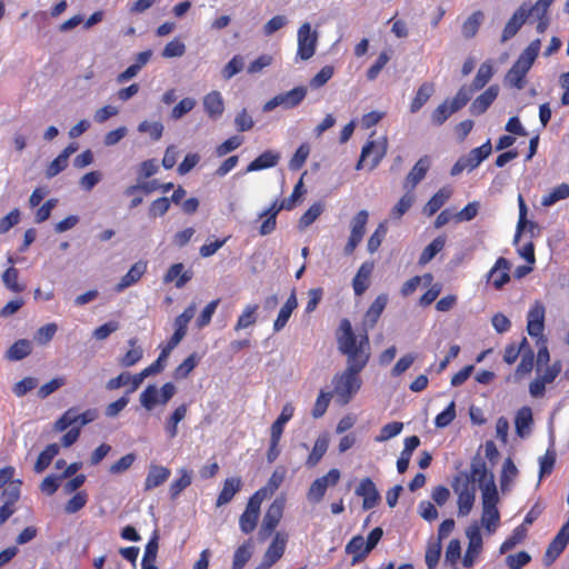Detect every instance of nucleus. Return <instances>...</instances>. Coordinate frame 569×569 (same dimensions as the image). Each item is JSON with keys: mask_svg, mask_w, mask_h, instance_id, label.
Here are the masks:
<instances>
[{"mask_svg": "<svg viewBox=\"0 0 569 569\" xmlns=\"http://www.w3.org/2000/svg\"><path fill=\"white\" fill-rule=\"evenodd\" d=\"M337 341L340 352L347 356V368L333 377L332 385L337 401L345 406L360 390L362 380L359 373L367 366L371 352L367 333L357 338L348 319L340 321Z\"/></svg>", "mask_w": 569, "mask_h": 569, "instance_id": "obj_1", "label": "nucleus"}, {"mask_svg": "<svg viewBox=\"0 0 569 569\" xmlns=\"http://www.w3.org/2000/svg\"><path fill=\"white\" fill-rule=\"evenodd\" d=\"M541 42L536 39L523 50L513 66L509 69L505 77V84L521 90L526 86V76L531 69L538 53Z\"/></svg>", "mask_w": 569, "mask_h": 569, "instance_id": "obj_2", "label": "nucleus"}, {"mask_svg": "<svg viewBox=\"0 0 569 569\" xmlns=\"http://www.w3.org/2000/svg\"><path fill=\"white\" fill-rule=\"evenodd\" d=\"M451 488L457 496L458 516H468L476 501V485L471 482L467 472H461L453 477Z\"/></svg>", "mask_w": 569, "mask_h": 569, "instance_id": "obj_3", "label": "nucleus"}, {"mask_svg": "<svg viewBox=\"0 0 569 569\" xmlns=\"http://www.w3.org/2000/svg\"><path fill=\"white\" fill-rule=\"evenodd\" d=\"M177 388L172 382H166L160 388L156 385H149L139 396L141 407L148 411H153L158 406H166L176 395Z\"/></svg>", "mask_w": 569, "mask_h": 569, "instance_id": "obj_4", "label": "nucleus"}, {"mask_svg": "<svg viewBox=\"0 0 569 569\" xmlns=\"http://www.w3.org/2000/svg\"><path fill=\"white\" fill-rule=\"evenodd\" d=\"M387 150L388 138L386 136L379 137L376 140H368L361 149L360 159L356 164V169L361 170L368 167L369 170H373L385 158Z\"/></svg>", "mask_w": 569, "mask_h": 569, "instance_id": "obj_5", "label": "nucleus"}, {"mask_svg": "<svg viewBox=\"0 0 569 569\" xmlns=\"http://www.w3.org/2000/svg\"><path fill=\"white\" fill-rule=\"evenodd\" d=\"M499 492L481 495V518L480 528L482 527L488 535H493L500 526V512L498 509Z\"/></svg>", "mask_w": 569, "mask_h": 569, "instance_id": "obj_6", "label": "nucleus"}, {"mask_svg": "<svg viewBox=\"0 0 569 569\" xmlns=\"http://www.w3.org/2000/svg\"><path fill=\"white\" fill-rule=\"evenodd\" d=\"M562 370L560 360L553 361L550 366L537 367L536 378L529 383V395L532 398H542L547 386L552 383Z\"/></svg>", "mask_w": 569, "mask_h": 569, "instance_id": "obj_7", "label": "nucleus"}, {"mask_svg": "<svg viewBox=\"0 0 569 569\" xmlns=\"http://www.w3.org/2000/svg\"><path fill=\"white\" fill-rule=\"evenodd\" d=\"M319 34L309 22H303L297 31L296 59L307 61L311 59L318 47Z\"/></svg>", "mask_w": 569, "mask_h": 569, "instance_id": "obj_8", "label": "nucleus"}, {"mask_svg": "<svg viewBox=\"0 0 569 569\" xmlns=\"http://www.w3.org/2000/svg\"><path fill=\"white\" fill-rule=\"evenodd\" d=\"M286 506L283 496L277 497L268 507L259 530L260 540H266L279 525Z\"/></svg>", "mask_w": 569, "mask_h": 569, "instance_id": "obj_9", "label": "nucleus"}, {"mask_svg": "<svg viewBox=\"0 0 569 569\" xmlns=\"http://www.w3.org/2000/svg\"><path fill=\"white\" fill-rule=\"evenodd\" d=\"M468 476L472 483H478L481 495L498 491L493 473L487 469L481 459L471 462Z\"/></svg>", "mask_w": 569, "mask_h": 569, "instance_id": "obj_10", "label": "nucleus"}, {"mask_svg": "<svg viewBox=\"0 0 569 569\" xmlns=\"http://www.w3.org/2000/svg\"><path fill=\"white\" fill-rule=\"evenodd\" d=\"M466 537L468 547L462 558V565L466 568H472L483 547L479 522L473 521L466 528Z\"/></svg>", "mask_w": 569, "mask_h": 569, "instance_id": "obj_11", "label": "nucleus"}, {"mask_svg": "<svg viewBox=\"0 0 569 569\" xmlns=\"http://www.w3.org/2000/svg\"><path fill=\"white\" fill-rule=\"evenodd\" d=\"M307 94L305 87H296L287 92L279 93L263 104V111L270 112L278 107L292 109L301 103Z\"/></svg>", "mask_w": 569, "mask_h": 569, "instance_id": "obj_12", "label": "nucleus"}, {"mask_svg": "<svg viewBox=\"0 0 569 569\" xmlns=\"http://www.w3.org/2000/svg\"><path fill=\"white\" fill-rule=\"evenodd\" d=\"M340 471L338 469H330L327 475L317 478L310 486L307 498L309 501L317 503L322 500L327 489L336 486L340 480Z\"/></svg>", "mask_w": 569, "mask_h": 569, "instance_id": "obj_13", "label": "nucleus"}, {"mask_svg": "<svg viewBox=\"0 0 569 569\" xmlns=\"http://www.w3.org/2000/svg\"><path fill=\"white\" fill-rule=\"evenodd\" d=\"M369 219L367 210H360L350 221V236L345 247V253L351 254L358 244L362 241L366 232V224Z\"/></svg>", "mask_w": 569, "mask_h": 569, "instance_id": "obj_14", "label": "nucleus"}, {"mask_svg": "<svg viewBox=\"0 0 569 569\" xmlns=\"http://www.w3.org/2000/svg\"><path fill=\"white\" fill-rule=\"evenodd\" d=\"M546 308L541 301H535L527 315V331L529 336L542 339L545 330Z\"/></svg>", "mask_w": 569, "mask_h": 569, "instance_id": "obj_15", "label": "nucleus"}, {"mask_svg": "<svg viewBox=\"0 0 569 569\" xmlns=\"http://www.w3.org/2000/svg\"><path fill=\"white\" fill-rule=\"evenodd\" d=\"M531 16L530 4L523 2L511 16V18L506 23L501 41L506 42L517 34L523 23L527 21L528 17Z\"/></svg>", "mask_w": 569, "mask_h": 569, "instance_id": "obj_16", "label": "nucleus"}, {"mask_svg": "<svg viewBox=\"0 0 569 569\" xmlns=\"http://www.w3.org/2000/svg\"><path fill=\"white\" fill-rule=\"evenodd\" d=\"M511 263L506 258H498L493 267L487 273V281L497 290L503 288L510 281Z\"/></svg>", "mask_w": 569, "mask_h": 569, "instance_id": "obj_17", "label": "nucleus"}, {"mask_svg": "<svg viewBox=\"0 0 569 569\" xmlns=\"http://www.w3.org/2000/svg\"><path fill=\"white\" fill-rule=\"evenodd\" d=\"M261 503L262 501H260L258 497L252 496L249 499L246 510L239 519V526L243 533H250L256 529Z\"/></svg>", "mask_w": 569, "mask_h": 569, "instance_id": "obj_18", "label": "nucleus"}, {"mask_svg": "<svg viewBox=\"0 0 569 569\" xmlns=\"http://www.w3.org/2000/svg\"><path fill=\"white\" fill-rule=\"evenodd\" d=\"M356 495L363 499L362 507L365 510L375 508L380 500L378 489L370 478H363L360 481L356 488Z\"/></svg>", "mask_w": 569, "mask_h": 569, "instance_id": "obj_19", "label": "nucleus"}, {"mask_svg": "<svg viewBox=\"0 0 569 569\" xmlns=\"http://www.w3.org/2000/svg\"><path fill=\"white\" fill-rule=\"evenodd\" d=\"M286 545L287 536L281 532H277L272 542L264 552L263 560L260 565L267 569H270L271 566L274 565L283 556Z\"/></svg>", "mask_w": 569, "mask_h": 569, "instance_id": "obj_20", "label": "nucleus"}, {"mask_svg": "<svg viewBox=\"0 0 569 569\" xmlns=\"http://www.w3.org/2000/svg\"><path fill=\"white\" fill-rule=\"evenodd\" d=\"M388 303V296L382 293L379 295L375 301L371 303L369 309L367 310L365 318H363V330L362 335L366 332L368 335V330L372 329L375 325L377 323L378 319L380 318L381 313L383 312L386 306ZM359 336H356L359 338Z\"/></svg>", "mask_w": 569, "mask_h": 569, "instance_id": "obj_21", "label": "nucleus"}, {"mask_svg": "<svg viewBox=\"0 0 569 569\" xmlns=\"http://www.w3.org/2000/svg\"><path fill=\"white\" fill-rule=\"evenodd\" d=\"M188 413V406L181 403L177 406L163 421V430L168 439H174L179 433V423L184 420Z\"/></svg>", "mask_w": 569, "mask_h": 569, "instance_id": "obj_22", "label": "nucleus"}, {"mask_svg": "<svg viewBox=\"0 0 569 569\" xmlns=\"http://www.w3.org/2000/svg\"><path fill=\"white\" fill-rule=\"evenodd\" d=\"M171 471L169 468L151 463L148 468V473L144 479L143 488L146 491H150L161 485H163L170 477Z\"/></svg>", "mask_w": 569, "mask_h": 569, "instance_id": "obj_23", "label": "nucleus"}, {"mask_svg": "<svg viewBox=\"0 0 569 569\" xmlns=\"http://www.w3.org/2000/svg\"><path fill=\"white\" fill-rule=\"evenodd\" d=\"M281 209L278 207V201H273L271 206L258 214V219L261 220L259 227L260 236H268L272 233L277 227V216Z\"/></svg>", "mask_w": 569, "mask_h": 569, "instance_id": "obj_24", "label": "nucleus"}, {"mask_svg": "<svg viewBox=\"0 0 569 569\" xmlns=\"http://www.w3.org/2000/svg\"><path fill=\"white\" fill-rule=\"evenodd\" d=\"M203 109L208 117L212 120L219 119L224 111V101L222 94L217 91H210L203 97Z\"/></svg>", "mask_w": 569, "mask_h": 569, "instance_id": "obj_25", "label": "nucleus"}, {"mask_svg": "<svg viewBox=\"0 0 569 569\" xmlns=\"http://www.w3.org/2000/svg\"><path fill=\"white\" fill-rule=\"evenodd\" d=\"M431 164L430 158L425 156L420 158L408 173L405 188L412 191L416 186L426 177Z\"/></svg>", "mask_w": 569, "mask_h": 569, "instance_id": "obj_26", "label": "nucleus"}, {"mask_svg": "<svg viewBox=\"0 0 569 569\" xmlns=\"http://www.w3.org/2000/svg\"><path fill=\"white\" fill-rule=\"evenodd\" d=\"M533 426L532 410L528 406L521 407L515 417L516 432L520 438L530 436Z\"/></svg>", "mask_w": 569, "mask_h": 569, "instance_id": "obj_27", "label": "nucleus"}, {"mask_svg": "<svg viewBox=\"0 0 569 569\" xmlns=\"http://www.w3.org/2000/svg\"><path fill=\"white\" fill-rule=\"evenodd\" d=\"M286 477V470L283 468H277L271 477L269 478L267 485L253 493V497H258L260 501L271 497L278 488L281 486Z\"/></svg>", "mask_w": 569, "mask_h": 569, "instance_id": "obj_28", "label": "nucleus"}, {"mask_svg": "<svg viewBox=\"0 0 569 569\" xmlns=\"http://www.w3.org/2000/svg\"><path fill=\"white\" fill-rule=\"evenodd\" d=\"M147 270V263L143 261H138L131 266L129 271L120 279L114 290L117 292H122L124 289L137 283L141 277L144 274Z\"/></svg>", "mask_w": 569, "mask_h": 569, "instance_id": "obj_29", "label": "nucleus"}, {"mask_svg": "<svg viewBox=\"0 0 569 569\" xmlns=\"http://www.w3.org/2000/svg\"><path fill=\"white\" fill-rule=\"evenodd\" d=\"M518 468L511 458H507L501 468L500 473V490L502 493H507L513 487L516 479L518 477Z\"/></svg>", "mask_w": 569, "mask_h": 569, "instance_id": "obj_30", "label": "nucleus"}, {"mask_svg": "<svg viewBox=\"0 0 569 569\" xmlns=\"http://www.w3.org/2000/svg\"><path fill=\"white\" fill-rule=\"evenodd\" d=\"M499 93L498 86H490L483 93L475 99L470 107V111L473 114H482L487 111L490 104L496 100Z\"/></svg>", "mask_w": 569, "mask_h": 569, "instance_id": "obj_31", "label": "nucleus"}, {"mask_svg": "<svg viewBox=\"0 0 569 569\" xmlns=\"http://www.w3.org/2000/svg\"><path fill=\"white\" fill-rule=\"evenodd\" d=\"M279 159H280V154L278 152L272 151V150H267L249 163L246 172H253V171L272 168L278 164Z\"/></svg>", "mask_w": 569, "mask_h": 569, "instance_id": "obj_32", "label": "nucleus"}, {"mask_svg": "<svg viewBox=\"0 0 569 569\" xmlns=\"http://www.w3.org/2000/svg\"><path fill=\"white\" fill-rule=\"evenodd\" d=\"M371 551L362 536L353 537L346 546V552L352 556V563L362 561Z\"/></svg>", "mask_w": 569, "mask_h": 569, "instance_id": "obj_33", "label": "nucleus"}, {"mask_svg": "<svg viewBox=\"0 0 569 569\" xmlns=\"http://www.w3.org/2000/svg\"><path fill=\"white\" fill-rule=\"evenodd\" d=\"M297 307H298L297 297H296V293L292 292L290 295V297L287 299V301L284 302V305L280 308L278 317L273 322V330L276 332H279L280 330H282L286 327L288 320L290 319L293 310Z\"/></svg>", "mask_w": 569, "mask_h": 569, "instance_id": "obj_34", "label": "nucleus"}, {"mask_svg": "<svg viewBox=\"0 0 569 569\" xmlns=\"http://www.w3.org/2000/svg\"><path fill=\"white\" fill-rule=\"evenodd\" d=\"M435 93V86L431 82H423L417 90L410 102V112H418Z\"/></svg>", "mask_w": 569, "mask_h": 569, "instance_id": "obj_35", "label": "nucleus"}, {"mask_svg": "<svg viewBox=\"0 0 569 569\" xmlns=\"http://www.w3.org/2000/svg\"><path fill=\"white\" fill-rule=\"evenodd\" d=\"M192 274L189 271H184L182 263L172 264L163 277L166 283L176 281L177 288H182L190 279Z\"/></svg>", "mask_w": 569, "mask_h": 569, "instance_id": "obj_36", "label": "nucleus"}, {"mask_svg": "<svg viewBox=\"0 0 569 569\" xmlns=\"http://www.w3.org/2000/svg\"><path fill=\"white\" fill-rule=\"evenodd\" d=\"M242 483L240 478L232 477L226 479L222 490L217 498V506L221 507L230 502L236 493L239 492Z\"/></svg>", "mask_w": 569, "mask_h": 569, "instance_id": "obj_37", "label": "nucleus"}, {"mask_svg": "<svg viewBox=\"0 0 569 569\" xmlns=\"http://www.w3.org/2000/svg\"><path fill=\"white\" fill-rule=\"evenodd\" d=\"M491 149L490 140H488L480 147L472 149L466 157H463L467 166H469V170H473L485 159H487L491 153Z\"/></svg>", "mask_w": 569, "mask_h": 569, "instance_id": "obj_38", "label": "nucleus"}, {"mask_svg": "<svg viewBox=\"0 0 569 569\" xmlns=\"http://www.w3.org/2000/svg\"><path fill=\"white\" fill-rule=\"evenodd\" d=\"M452 191L450 188H441L423 207V213L427 216L435 214L450 198Z\"/></svg>", "mask_w": 569, "mask_h": 569, "instance_id": "obj_39", "label": "nucleus"}, {"mask_svg": "<svg viewBox=\"0 0 569 569\" xmlns=\"http://www.w3.org/2000/svg\"><path fill=\"white\" fill-rule=\"evenodd\" d=\"M372 269H373L372 263H368V262L363 263L359 268V270L352 281L353 290L357 296H361L367 290L369 277L372 272Z\"/></svg>", "mask_w": 569, "mask_h": 569, "instance_id": "obj_40", "label": "nucleus"}, {"mask_svg": "<svg viewBox=\"0 0 569 569\" xmlns=\"http://www.w3.org/2000/svg\"><path fill=\"white\" fill-rule=\"evenodd\" d=\"M32 351L31 342L27 339L16 341L6 352L10 361H19L29 356Z\"/></svg>", "mask_w": 569, "mask_h": 569, "instance_id": "obj_41", "label": "nucleus"}, {"mask_svg": "<svg viewBox=\"0 0 569 569\" xmlns=\"http://www.w3.org/2000/svg\"><path fill=\"white\" fill-rule=\"evenodd\" d=\"M567 198H569V184L560 183L541 198V206L549 208L558 201L565 200Z\"/></svg>", "mask_w": 569, "mask_h": 569, "instance_id": "obj_42", "label": "nucleus"}, {"mask_svg": "<svg viewBox=\"0 0 569 569\" xmlns=\"http://www.w3.org/2000/svg\"><path fill=\"white\" fill-rule=\"evenodd\" d=\"M258 305H247L234 325V330H244L257 322Z\"/></svg>", "mask_w": 569, "mask_h": 569, "instance_id": "obj_43", "label": "nucleus"}, {"mask_svg": "<svg viewBox=\"0 0 569 569\" xmlns=\"http://www.w3.org/2000/svg\"><path fill=\"white\" fill-rule=\"evenodd\" d=\"M178 475L179 478L171 482L169 489L172 499L177 498L192 482V473L186 468L178 469Z\"/></svg>", "mask_w": 569, "mask_h": 569, "instance_id": "obj_44", "label": "nucleus"}, {"mask_svg": "<svg viewBox=\"0 0 569 569\" xmlns=\"http://www.w3.org/2000/svg\"><path fill=\"white\" fill-rule=\"evenodd\" d=\"M329 446V438L326 433L319 436L315 441L313 448L307 459L309 467H315L323 457Z\"/></svg>", "mask_w": 569, "mask_h": 569, "instance_id": "obj_45", "label": "nucleus"}, {"mask_svg": "<svg viewBox=\"0 0 569 569\" xmlns=\"http://www.w3.org/2000/svg\"><path fill=\"white\" fill-rule=\"evenodd\" d=\"M58 453L59 446L57 443L48 445L46 449L40 452L34 463V471L37 473H41L42 471H44Z\"/></svg>", "mask_w": 569, "mask_h": 569, "instance_id": "obj_46", "label": "nucleus"}, {"mask_svg": "<svg viewBox=\"0 0 569 569\" xmlns=\"http://www.w3.org/2000/svg\"><path fill=\"white\" fill-rule=\"evenodd\" d=\"M527 536V528L523 525L516 527L509 538H507L499 548V553L505 555L521 543Z\"/></svg>", "mask_w": 569, "mask_h": 569, "instance_id": "obj_47", "label": "nucleus"}, {"mask_svg": "<svg viewBox=\"0 0 569 569\" xmlns=\"http://www.w3.org/2000/svg\"><path fill=\"white\" fill-rule=\"evenodd\" d=\"M445 244H446L445 236H439V237L435 238L431 241V243L428 244L425 248V250L422 251V253L420 254L419 263L426 264V263L430 262L435 258V256L437 253H439L445 248Z\"/></svg>", "mask_w": 569, "mask_h": 569, "instance_id": "obj_48", "label": "nucleus"}, {"mask_svg": "<svg viewBox=\"0 0 569 569\" xmlns=\"http://www.w3.org/2000/svg\"><path fill=\"white\" fill-rule=\"evenodd\" d=\"M2 282L4 287L14 292L19 293L24 290V284H21L19 279V271L13 266H10L8 269L4 270V272L1 276Z\"/></svg>", "mask_w": 569, "mask_h": 569, "instance_id": "obj_49", "label": "nucleus"}, {"mask_svg": "<svg viewBox=\"0 0 569 569\" xmlns=\"http://www.w3.org/2000/svg\"><path fill=\"white\" fill-rule=\"evenodd\" d=\"M533 366H535V355H533L532 350H530L528 348L527 351H523L521 360H520L519 365L517 366V369H516L515 376H513L515 380L519 381L525 376L529 375L532 371Z\"/></svg>", "mask_w": 569, "mask_h": 569, "instance_id": "obj_50", "label": "nucleus"}, {"mask_svg": "<svg viewBox=\"0 0 569 569\" xmlns=\"http://www.w3.org/2000/svg\"><path fill=\"white\" fill-rule=\"evenodd\" d=\"M483 13L481 11H475L469 16L462 24L461 32L466 39L473 38L482 22Z\"/></svg>", "mask_w": 569, "mask_h": 569, "instance_id": "obj_51", "label": "nucleus"}, {"mask_svg": "<svg viewBox=\"0 0 569 569\" xmlns=\"http://www.w3.org/2000/svg\"><path fill=\"white\" fill-rule=\"evenodd\" d=\"M493 76V68L490 61L483 62L478 71L477 74L472 81L471 88L477 91L482 89L492 78Z\"/></svg>", "mask_w": 569, "mask_h": 569, "instance_id": "obj_52", "label": "nucleus"}, {"mask_svg": "<svg viewBox=\"0 0 569 569\" xmlns=\"http://www.w3.org/2000/svg\"><path fill=\"white\" fill-rule=\"evenodd\" d=\"M415 202V194L408 190L395 204L390 211V218L395 220L401 219V217L411 208Z\"/></svg>", "mask_w": 569, "mask_h": 569, "instance_id": "obj_53", "label": "nucleus"}, {"mask_svg": "<svg viewBox=\"0 0 569 569\" xmlns=\"http://www.w3.org/2000/svg\"><path fill=\"white\" fill-rule=\"evenodd\" d=\"M402 429H403L402 422H399V421L389 422L380 429V432L375 437V441L376 442L388 441V440L397 437L398 435H400Z\"/></svg>", "mask_w": 569, "mask_h": 569, "instance_id": "obj_54", "label": "nucleus"}, {"mask_svg": "<svg viewBox=\"0 0 569 569\" xmlns=\"http://www.w3.org/2000/svg\"><path fill=\"white\" fill-rule=\"evenodd\" d=\"M244 68V58L241 54H236L232 59L222 68L221 76L224 80H230L232 77L238 74Z\"/></svg>", "mask_w": 569, "mask_h": 569, "instance_id": "obj_55", "label": "nucleus"}, {"mask_svg": "<svg viewBox=\"0 0 569 569\" xmlns=\"http://www.w3.org/2000/svg\"><path fill=\"white\" fill-rule=\"evenodd\" d=\"M199 360L200 357H198L196 353H191L182 363L176 368L173 372L174 379L181 380L187 378L189 373L197 367Z\"/></svg>", "mask_w": 569, "mask_h": 569, "instance_id": "obj_56", "label": "nucleus"}, {"mask_svg": "<svg viewBox=\"0 0 569 569\" xmlns=\"http://www.w3.org/2000/svg\"><path fill=\"white\" fill-rule=\"evenodd\" d=\"M455 112L456 110L449 100H446L432 111L431 121L436 126H441Z\"/></svg>", "mask_w": 569, "mask_h": 569, "instance_id": "obj_57", "label": "nucleus"}, {"mask_svg": "<svg viewBox=\"0 0 569 569\" xmlns=\"http://www.w3.org/2000/svg\"><path fill=\"white\" fill-rule=\"evenodd\" d=\"M138 131L141 133H148L150 138L158 141L163 133V124L160 121H142L138 126Z\"/></svg>", "mask_w": 569, "mask_h": 569, "instance_id": "obj_58", "label": "nucleus"}, {"mask_svg": "<svg viewBox=\"0 0 569 569\" xmlns=\"http://www.w3.org/2000/svg\"><path fill=\"white\" fill-rule=\"evenodd\" d=\"M159 548V535L158 531L154 530L152 537L148 541L141 563H156L157 553Z\"/></svg>", "mask_w": 569, "mask_h": 569, "instance_id": "obj_59", "label": "nucleus"}, {"mask_svg": "<svg viewBox=\"0 0 569 569\" xmlns=\"http://www.w3.org/2000/svg\"><path fill=\"white\" fill-rule=\"evenodd\" d=\"M57 330L58 326L54 322L40 327L34 335L36 342L40 346H46L52 340Z\"/></svg>", "mask_w": 569, "mask_h": 569, "instance_id": "obj_60", "label": "nucleus"}, {"mask_svg": "<svg viewBox=\"0 0 569 569\" xmlns=\"http://www.w3.org/2000/svg\"><path fill=\"white\" fill-rule=\"evenodd\" d=\"M531 561V556L527 551H519L506 557V566L509 569H522Z\"/></svg>", "mask_w": 569, "mask_h": 569, "instance_id": "obj_61", "label": "nucleus"}, {"mask_svg": "<svg viewBox=\"0 0 569 569\" xmlns=\"http://www.w3.org/2000/svg\"><path fill=\"white\" fill-rule=\"evenodd\" d=\"M386 234H387L386 222H381L378 224L377 229L375 230V232L370 236V238L368 240L367 248L370 253H375L379 249Z\"/></svg>", "mask_w": 569, "mask_h": 569, "instance_id": "obj_62", "label": "nucleus"}, {"mask_svg": "<svg viewBox=\"0 0 569 569\" xmlns=\"http://www.w3.org/2000/svg\"><path fill=\"white\" fill-rule=\"evenodd\" d=\"M441 555V542L440 541H433L430 542L426 550V565L429 569H435L439 562V558Z\"/></svg>", "mask_w": 569, "mask_h": 569, "instance_id": "obj_63", "label": "nucleus"}, {"mask_svg": "<svg viewBox=\"0 0 569 569\" xmlns=\"http://www.w3.org/2000/svg\"><path fill=\"white\" fill-rule=\"evenodd\" d=\"M186 52V44L178 38L168 42L162 51V57L170 58H179L182 57Z\"/></svg>", "mask_w": 569, "mask_h": 569, "instance_id": "obj_64", "label": "nucleus"}]
</instances>
